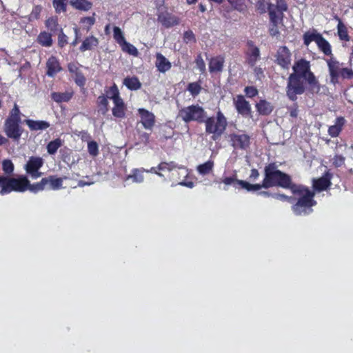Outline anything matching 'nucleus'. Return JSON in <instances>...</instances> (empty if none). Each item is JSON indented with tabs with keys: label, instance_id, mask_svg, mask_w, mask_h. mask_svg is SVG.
<instances>
[{
	"label": "nucleus",
	"instance_id": "1",
	"mask_svg": "<svg viewBox=\"0 0 353 353\" xmlns=\"http://www.w3.org/2000/svg\"><path fill=\"white\" fill-rule=\"evenodd\" d=\"M264 178L261 183L252 184L246 181H240V187L248 192H254L272 187H281L289 190L294 196H297V201L292 206L293 213L296 216H305L312 212V208L315 206V192L302 184L294 183L290 175L281 172L278 165L268 163L264 167Z\"/></svg>",
	"mask_w": 353,
	"mask_h": 353
},
{
	"label": "nucleus",
	"instance_id": "2",
	"mask_svg": "<svg viewBox=\"0 0 353 353\" xmlns=\"http://www.w3.org/2000/svg\"><path fill=\"white\" fill-rule=\"evenodd\" d=\"M293 73L288 77L286 85V96L289 100L296 101L297 95L303 94L305 85L303 80L308 85V91L312 94H318L320 91V84L314 72L311 71L310 61L304 58L294 63L292 67Z\"/></svg>",
	"mask_w": 353,
	"mask_h": 353
},
{
	"label": "nucleus",
	"instance_id": "3",
	"mask_svg": "<svg viewBox=\"0 0 353 353\" xmlns=\"http://www.w3.org/2000/svg\"><path fill=\"white\" fill-rule=\"evenodd\" d=\"M175 169H178L177 173L179 176H181L183 179H188L189 172L188 169L184 166H179L174 161L165 162L163 161L159 163V165L152 167L151 169L145 170L146 172L155 174L157 176L163 177L162 172L168 171L171 172ZM185 179L181 180V177L178 178L177 184L182 187H188L192 188L195 184L192 181H186Z\"/></svg>",
	"mask_w": 353,
	"mask_h": 353
},
{
	"label": "nucleus",
	"instance_id": "4",
	"mask_svg": "<svg viewBox=\"0 0 353 353\" xmlns=\"http://www.w3.org/2000/svg\"><path fill=\"white\" fill-rule=\"evenodd\" d=\"M205 125L206 134H211V140L216 141L220 140L228 127V119L220 110H217L216 115L206 117L203 123Z\"/></svg>",
	"mask_w": 353,
	"mask_h": 353
},
{
	"label": "nucleus",
	"instance_id": "5",
	"mask_svg": "<svg viewBox=\"0 0 353 353\" xmlns=\"http://www.w3.org/2000/svg\"><path fill=\"white\" fill-rule=\"evenodd\" d=\"M29 179L26 175L17 178L0 175V194L4 196L12 192L22 193L27 190Z\"/></svg>",
	"mask_w": 353,
	"mask_h": 353
},
{
	"label": "nucleus",
	"instance_id": "6",
	"mask_svg": "<svg viewBox=\"0 0 353 353\" xmlns=\"http://www.w3.org/2000/svg\"><path fill=\"white\" fill-rule=\"evenodd\" d=\"M327 65L330 79L333 85L339 82V79H353V70L347 67L341 68L343 63H341L336 57H332L325 59Z\"/></svg>",
	"mask_w": 353,
	"mask_h": 353
},
{
	"label": "nucleus",
	"instance_id": "7",
	"mask_svg": "<svg viewBox=\"0 0 353 353\" xmlns=\"http://www.w3.org/2000/svg\"><path fill=\"white\" fill-rule=\"evenodd\" d=\"M178 117L181 118L185 123L195 121L203 123L204 119L207 117L206 111L199 104L190 105L179 110Z\"/></svg>",
	"mask_w": 353,
	"mask_h": 353
},
{
	"label": "nucleus",
	"instance_id": "8",
	"mask_svg": "<svg viewBox=\"0 0 353 353\" xmlns=\"http://www.w3.org/2000/svg\"><path fill=\"white\" fill-rule=\"evenodd\" d=\"M22 123V120L5 119L3 129L6 137L18 143L24 132Z\"/></svg>",
	"mask_w": 353,
	"mask_h": 353
},
{
	"label": "nucleus",
	"instance_id": "9",
	"mask_svg": "<svg viewBox=\"0 0 353 353\" xmlns=\"http://www.w3.org/2000/svg\"><path fill=\"white\" fill-rule=\"evenodd\" d=\"M44 160L39 157H30L27 161L25 167L26 172L30 176L32 179H36L40 178L43 172H40V169L43 166Z\"/></svg>",
	"mask_w": 353,
	"mask_h": 353
},
{
	"label": "nucleus",
	"instance_id": "10",
	"mask_svg": "<svg viewBox=\"0 0 353 353\" xmlns=\"http://www.w3.org/2000/svg\"><path fill=\"white\" fill-rule=\"evenodd\" d=\"M229 143L235 150H247L250 145V137L244 132L230 133L228 135Z\"/></svg>",
	"mask_w": 353,
	"mask_h": 353
},
{
	"label": "nucleus",
	"instance_id": "11",
	"mask_svg": "<svg viewBox=\"0 0 353 353\" xmlns=\"http://www.w3.org/2000/svg\"><path fill=\"white\" fill-rule=\"evenodd\" d=\"M236 111L243 117H252V110L250 102L242 94H238L232 99Z\"/></svg>",
	"mask_w": 353,
	"mask_h": 353
},
{
	"label": "nucleus",
	"instance_id": "12",
	"mask_svg": "<svg viewBox=\"0 0 353 353\" xmlns=\"http://www.w3.org/2000/svg\"><path fill=\"white\" fill-rule=\"evenodd\" d=\"M274 62L283 70H289L291 64V52L287 46L279 47L274 55Z\"/></svg>",
	"mask_w": 353,
	"mask_h": 353
},
{
	"label": "nucleus",
	"instance_id": "13",
	"mask_svg": "<svg viewBox=\"0 0 353 353\" xmlns=\"http://www.w3.org/2000/svg\"><path fill=\"white\" fill-rule=\"evenodd\" d=\"M272 8L273 6L272 3H269L268 6V10L269 21H270V26H269L268 32L272 37H275L279 34V23L283 21V15H278Z\"/></svg>",
	"mask_w": 353,
	"mask_h": 353
},
{
	"label": "nucleus",
	"instance_id": "14",
	"mask_svg": "<svg viewBox=\"0 0 353 353\" xmlns=\"http://www.w3.org/2000/svg\"><path fill=\"white\" fill-rule=\"evenodd\" d=\"M246 46L248 50L245 52V61L247 65L253 68L256 64L258 60L260 59V50L256 46L254 41L251 40L247 41Z\"/></svg>",
	"mask_w": 353,
	"mask_h": 353
},
{
	"label": "nucleus",
	"instance_id": "15",
	"mask_svg": "<svg viewBox=\"0 0 353 353\" xmlns=\"http://www.w3.org/2000/svg\"><path fill=\"white\" fill-rule=\"evenodd\" d=\"M67 68H68L69 72L72 74L76 85L81 89H84L87 79L85 78L83 73L80 70L79 64L75 62H70L67 64Z\"/></svg>",
	"mask_w": 353,
	"mask_h": 353
},
{
	"label": "nucleus",
	"instance_id": "16",
	"mask_svg": "<svg viewBox=\"0 0 353 353\" xmlns=\"http://www.w3.org/2000/svg\"><path fill=\"white\" fill-rule=\"evenodd\" d=\"M157 21L161 23L164 28H170L179 23V19L176 15L163 11L157 14Z\"/></svg>",
	"mask_w": 353,
	"mask_h": 353
},
{
	"label": "nucleus",
	"instance_id": "17",
	"mask_svg": "<svg viewBox=\"0 0 353 353\" xmlns=\"http://www.w3.org/2000/svg\"><path fill=\"white\" fill-rule=\"evenodd\" d=\"M138 114L141 117V123L142 126L146 130H152L155 125V115L143 108L138 109Z\"/></svg>",
	"mask_w": 353,
	"mask_h": 353
},
{
	"label": "nucleus",
	"instance_id": "18",
	"mask_svg": "<svg viewBox=\"0 0 353 353\" xmlns=\"http://www.w3.org/2000/svg\"><path fill=\"white\" fill-rule=\"evenodd\" d=\"M46 68H47L46 74L50 77H55L57 73L62 70V67L59 63L58 58L54 55H52L48 59L47 62H46Z\"/></svg>",
	"mask_w": 353,
	"mask_h": 353
},
{
	"label": "nucleus",
	"instance_id": "19",
	"mask_svg": "<svg viewBox=\"0 0 353 353\" xmlns=\"http://www.w3.org/2000/svg\"><path fill=\"white\" fill-rule=\"evenodd\" d=\"M332 174L329 172H326L325 176L314 179L313 187L314 190L317 192H322L326 190L331 185L332 182Z\"/></svg>",
	"mask_w": 353,
	"mask_h": 353
},
{
	"label": "nucleus",
	"instance_id": "20",
	"mask_svg": "<svg viewBox=\"0 0 353 353\" xmlns=\"http://www.w3.org/2000/svg\"><path fill=\"white\" fill-rule=\"evenodd\" d=\"M225 58L222 55H217L210 59L209 61V71L210 74L221 72L224 68Z\"/></svg>",
	"mask_w": 353,
	"mask_h": 353
},
{
	"label": "nucleus",
	"instance_id": "21",
	"mask_svg": "<svg viewBox=\"0 0 353 353\" xmlns=\"http://www.w3.org/2000/svg\"><path fill=\"white\" fill-rule=\"evenodd\" d=\"M23 123L28 126L30 131L45 130L50 127V123L43 120L25 119Z\"/></svg>",
	"mask_w": 353,
	"mask_h": 353
},
{
	"label": "nucleus",
	"instance_id": "22",
	"mask_svg": "<svg viewBox=\"0 0 353 353\" xmlns=\"http://www.w3.org/2000/svg\"><path fill=\"white\" fill-rule=\"evenodd\" d=\"M66 179V177L58 178L56 175H50L48 177L41 178V181H46L45 185L47 189L50 190H59L62 188L63 180Z\"/></svg>",
	"mask_w": 353,
	"mask_h": 353
},
{
	"label": "nucleus",
	"instance_id": "23",
	"mask_svg": "<svg viewBox=\"0 0 353 353\" xmlns=\"http://www.w3.org/2000/svg\"><path fill=\"white\" fill-rule=\"evenodd\" d=\"M345 124V119L343 117H337L333 125H330L328 128V134L331 137H337L341 132L343 131Z\"/></svg>",
	"mask_w": 353,
	"mask_h": 353
},
{
	"label": "nucleus",
	"instance_id": "24",
	"mask_svg": "<svg viewBox=\"0 0 353 353\" xmlns=\"http://www.w3.org/2000/svg\"><path fill=\"white\" fill-rule=\"evenodd\" d=\"M155 65L157 71L165 73L170 70L171 63L160 52L156 54Z\"/></svg>",
	"mask_w": 353,
	"mask_h": 353
},
{
	"label": "nucleus",
	"instance_id": "25",
	"mask_svg": "<svg viewBox=\"0 0 353 353\" xmlns=\"http://www.w3.org/2000/svg\"><path fill=\"white\" fill-rule=\"evenodd\" d=\"M273 105L265 99H261L256 103L257 113L261 116H268L273 111Z\"/></svg>",
	"mask_w": 353,
	"mask_h": 353
},
{
	"label": "nucleus",
	"instance_id": "26",
	"mask_svg": "<svg viewBox=\"0 0 353 353\" xmlns=\"http://www.w3.org/2000/svg\"><path fill=\"white\" fill-rule=\"evenodd\" d=\"M112 102L114 104L112 110L113 117L119 119L124 118L126 114L127 107L123 99Z\"/></svg>",
	"mask_w": 353,
	"mask_h": 353
},
{
	"label": "nucleus",
	"instance_id": "27",
	"mask_svg": "<svg viewBox=\"0 0 353 353\" xmlns=\"http://www.w3.org/2000/svg\"><path fill=\"white\" fill-rule=\"evenodd\" d=\"M334 19L339 22V23H337L336 29L337 35H339V39L343 41H350V34H348L347 26H345L340 17L336 15L334 17Z\"/></svg>",
	"mask_w": 353,
	"mask_h": 353
},
{
	"label": "nucleus",
	"instance_id": "28",
	"mask_svg": "<svg viewBox=\"0 0 353 353\" xmlns=\"http://www.w3.org/2000/svg\"><path fill=\"white\" fill-rule=\"evenodd\" d=\"M74 92L72 90L65 92H54L51 93V99L55 103H67L72 99Z\"/></svg>",
	"mask_w": 353,
	"mask_h": 353
},
{
	"label": "nucleus",
	"instance_id": "29",
	"mask_svg": "<svg viewBox=\"0 0 353 353\" xmlns=\"http://www.w3.org/2000/svg\"><path fill=\"white\" fill-rule=\"evenodd\" d=\"M98 45L99 40L97 37L94 35H91L85 38V39L83 41V43H81V46L79 47V50L81 52L87 50H91L94 48L97 47Z\"/></svg>",
	"mask_w": 353,
	"mask_h": 353
},
{
	"label": "nucleus",
	"instance_id": "30",
	"mask_svg": "<svg viewBox=\"0 0 353 353\" xmlns=\"http://www.w3.org/2000/svg\"><path fill=\"white\" fill-rule=\"evenodd\" d=\"M321 34L317 32L316 30L313 31H307L303 34V44L308 46L312 41H314L315 43L324 39Z\"/></svg>",
	"mask_w": 353,
	"mask_h": 353
},
{
	"label": "nucleus",
	"instance_id": "31",
	"mask_svg": "<svg viewBox=\"0 0 353 353\" xmlns=\"http://www.w3.org/2000/svg\"><path fill=\"white\" fill-rule=\"evenodd\" d=\"M37 42L44 48H50L52 45V34L46 31L40 32L37 35Z\"/></svg>",
	"mask_w": 353,
	"mask_h": 353
},
{
	"label": "nucleus",
	"instance_id": "32",
	"mask_svg": "<svg viewBox=\"0 0 353 353\" xmlns=\"http://www.w3.org/2000/svg\"><path fill=\"white\" fill-rule=\"evenodd\" d=\"M123 85L131 91H137L141 88V83L137 77H127L123 79Z\"/></svg>",
	"mask_w": 353,
	"mask_h": 353
},
{
	"label": "nucleus",
	"instance_id": "33",
	"mask_svg": "<svg viewBox=\"0 0 353 353\" xmlns=\"http://www.w3.org/2000/svg\"><path fill=\"white\" fill-rule=\"evenodd\" d=\"M70 4L75 9L84 12L90 10L92 6L88 0H70Z\"/></svg>",
	"mask_w": 353,
	"mask_h": 353
},
{
	"label": "nucleus",
	"instance_id": "34",
	"mask_svg": "<svg viewBox=\"0 0 353 353\" xmlns=\"http://www.w3.org/2000/svg\"><path fill=\"white\" fill-rule=\"evenodd\" d=\"M214 161L209 160L196 166V172L201 176H206L213 172Z\"/></svg>",
	"mask_w": 353,
	"mask_h": 353
},
{
	"label": "nucleus",
	"instance_id": "35",
	"mask_svg": "<svg viewBox=\"0 0 353 353\" xmlns=\"http://www.w3.org/2000/svg\"><path fill=\"white\" fill-rule=\"evenodd\" d=\"M97 104L98 112L102 115H105V114L109 111V102L108 99L104 94L98 97Z\"/></svg>",
	"mask_w": 353,
	"mask_h": 353
},
{
	"label": "nucleus",
	"instance_id": "36",
	"mask_svg": "<svg viewBox=\"0 0 353 353\" xmlns=\"http://www.w3.org/2000/svg\"><path fill=\"white\" fill-rule=\"evenodd\" d=\"M106 98L111 99L112 101L123 100L120 97L119 90L117 84L113 83L112 85L105 89Z\"/></svg>",
	"mask_w": 353,
	"mask_h": 353
},
{
	"label": "nucleus",
	"instance_id": "37",
	"mask_svg": "<svg viewBox=\"0 0 353 353\" xmlns=\"http://www.w3.org/2000/svg\"><path fill=\"white\" fill-rule=\"evenodd\" d=\"M317 47L320 51L322 52L325 55L328 56L329 58L334 57L332 50V46L329 43L325 38L320 41L316 43Z\"/></svg>",
	"mask_w": 353,
	"mask_h": 353
},
{
	"label": "nucleus",
	"instance_id": "38",
	"mask_svg": "<svg viewBox=\"0 0 353 353\" xmlns=\"http://www.w3.org/2000/svg\"><path fill=\"white\" fill-rule=\"evenodd\" d=\"M61 146L62 140L59 138L55 139L48 143L47 152L50 155H54Z\"/></svg>",
	"mask_w": 353,
	"mask_h": 353
},
{
	"label": "nucleus",
	"instance_id": "39",
	"mask_svg": "<svg viewBox=\"0 0 353 353\" xmlns=\"http://www.w3.org/2000/svg\"><path fill=\"white\" fill-rule=\"evenodd\" d=\"M119 45L123 52H125L133 57H137L139 55L138 50L135 46H134L133 44L126 41L119 43Z\"/></svg>",
	"mask_w": 353,
	"mask_h": 353
},
{
	"label": "nucleus",
	"instance_id": "40",
	"mask_svg": "<svg viewBox=\"0 0 353 353\" xmlns=\"http://www.w3.org/2000/svg\"><path fill=\"white\" fill-rule=\"evenodd\" d=\"M144 170L139 169H134L132 170V174L127 176L125 178V181L128 179H132V181L134 183H141L144 181V176L143 175V172Z\"/></svg>",
	"mask_w": 353,
	"mask_h": 353
},
{
	"label": "nucleus",
	"instance_id": "41",
	"mask_svg": "<svg viewBox=\"0 0 353 353\" xmlns=\"http://www.w3.org/2000/svg\"><path fill=\"white\" fill-rule=\"evenodd\" d=\"M45 183L46 181L42 180L34 183H30L29 181V185L27 186V190H30V192L38 193L46 189Z\"/></svg>",
	"mask_w": 353,
	"mask_h": 353
},
{
	"label": "nucleus",
	"instance_id": "42",
	"mask_svg": "<svg viewBox=\"0 0 353 353\" xmlns=\"http://www.w3.org/2000/svg\"><path fill=\"white\" fill-rule=\"evenodd\" d=\"M188 91L190 92L193 97L199 95L200 92L202 90V86L201 85V81L192 82L188 85Z\"/></svg>",
	"mask_w": 353,
	"mask_h": 353
},
{
	"label": "nucleus",
	"instance_id": "43",
	"mask_svg": "<svg viewBox=\"0 0 353 353\" xmlns=\"http://www.w3.org/2000/svg\"><path fill=\"white\" fill-rule=\"evenodd\" d=\"M21 116L22 113L19 110V105L14 103V107L9 111L8 116L5 120H22L21 119Z\"/></svg>",
	"mask_w": 353,
	"mask_h": 353
},
{
	"label": "nucleus",
	"instance_id": "44",
	"mask_svg": "<svg viewBox=\"0 0 353 353\" xmlns=\"http://www.w3.org/2000/svg\"><path fill=\"white\" fill-rule=\"evenodd\" d=\"M232 9L239 12H245L246 10V0H228Z\"/></svg>",
	"mask_w": 353,
	"mask_h": 353
},
{
	"label": "nucleus",
	"instance_id": "45",
	"mask_svg": "<svg viewBox=\"0 0 353 353\" xmlns=\"http://www.w3.org/2000/svg\"><path fill=\"white\" fill-rule=\"evenodd\" d=\"M45 26L51 32H56L58 30V19L57 17H50L45 21Z\"/></svg>",
	"mask_w": 353,
	"mask_h": 353
},
{
	"label": "nucleus",
	"instance_id": "46",
	"mask_svg": "<svg viewBox=\"0 0 353 353\" xmlns=\"http://www.w3.org/2000/svg\"><path fill=\"white\" fill-rule=\"evenodd\" d=\"M3 171L5 176H11L14 171V165L11 160L5 159L3 161Z\"/></svg>",
	"mask_w": 353,
	"mask_h": 353
},
{
	"label": "nucleus",
	"instance_id": "47",
	"mask_svg": "<svg viewBox=\"0 0 353 353\" xmlns=\"http://www.w3.org/2000/svg\"><path fill=\"white\" fill-rule=\"evenodd\" d=\"M274 6V8H272L273 10H275L276 9L278 10L277 14L278 15H283V12H286L288 10V5L285 1V0H276V4Z\"/></svg>",
	"mask_w": 353,
	"mask_h": 353
},
{
	"label": "nucleus",
	"instance_id": "48",
	"mask_svg": "<svg viewBox=\"0 0 353 353\" xmlns=\"http://www.w3.org/2000/svg\"><path fill=\"white\" fill-rule=\"evenodd\" d=\"M113 38H114L115 41L118 44L127 41L124 37L123 32L118 26L113 27Z\"/></svg>",
	"mask_w": 353,
	"mask_h": 353
},
{
	"label": "nucleus",
	"instance_id": "49",
	"mask_svg": "<svg viewBox=\"0 0 353 353\" xmlns=\"http://www.w3.org/2000/svg\"><path fill=\"white\" fill-rule=\"evenodd\" d=\"M52 6L57 13L66 12V2L65 0H52Z\"/></svg>",
	"mask_w": 353,
	"mask_h": 353
},
{
	"label": "nucleus",
	"instance_id": "50",
	"mask_svg": "<svg viewBox=\"0 0 353 353\" xmlns=\"http://www.w3.org/2000/svg\"><path fill=\"white\" fill-rule=\"evenodd\" d=\"M294 196L298 198L297 196ZM272 198L281 201L282 202H289L290 203H292L295 200L297 201V199L296 198L281 193H274V195H272Z\"/></svg>",
	"mask_w": 353,
	"mask_h": 353
},
{
	"label": "nucleus",
	"instance_id": "51",
	"mask_svg": "<svg viewBox=\"0 0 353 353\" xmlns=\"http://www.w3.org/2000/svg\"><path fill=\"white\" fill-rule=\"evenodd\" d=\"M88 152L94 157L99 155V145L96 141L92 140L88 143Z\"/></svg>",
	"mask_w": 353,
	"mask_h": 353
},
{
	"label": "nucleus",
	"instance_id": "52",
	"mask_svg": "<svg viewBox=\"0 0 353 353\" xmlns=\"http://www.w3.org/2000/svg\"><path fill=\"white\" fill-rule=\"evenodd\" d=\"M243 92H245L246 97L250 99L258 95V90L256 87L253 85H248L245 87V89H243Z\"/></svg>",
	"mask_w": 353,
	"mask_h": 353
},
{
	"label": "nucleus",
	"instance_id": "53",
	"mask_svg": "<svg viewBox=\"0 0 353 353\" xmlns=\"http://www.w3.org/2000/svg\"><path fill=\"white\" fill-rule=\"evenodd\" d=\"M195 63L196 68H199V71L201 72V73H203L206 70V65H205L204 61L201 54L196 55L195 59Z\"/></svg>",
	"mask_w": 353,
	"mask_h": 353
},
{
	"label": "nucleus",
	"instance_id": "54",
	"mask_svg": "<svg viewBox=\"0 0 353 353\" xmlns=\"http://www.w3.org/2000/svg\"><path fill=\"white\" fill-rule=\"evenodd\" d=\"M345 163V157L341 154H336L332 159V165L336 168H339L343 165Z\"/></svg>",
	"mask_w": 353,
	"mask_h": 353
},
{
	"label": "nucleus",
	"instance_id": "55",
	"mask_svg": "<svg viewBox=\"0 0 353 353\" xmlns=\"http://www.w3.org/2000/svg\"><path fill=\"white\" fill-rule=\"evenodd\" d=\"M41 10V6H34L32 11L30 14V19L37 20L39 18H40Z\"/></svg>",
	"mask_w": 353,
	"mask_h": 353
},
{
	"label": "nucleus",
	"instance_id": "56",
	"mask_svg": "<svg viewBox=\"0 0 353 353\" xmlns=\"http://www.w3.org/2000/svg\"><path fill=\"white\" fill-rule=\"evenodd\" d=\"M240 181H243V180H239L236 179V175H234L232 176L225 177L222 179V182H223L224 184L228 185L232 184H236L240 186Z\"/></svg>",
	"mask_w": 353,
	"mask_h": 353
},
{
	"label": "nucleus",
	"instance_id": "57",
	"mask_svg": "<svg viewBox=\"0 0 353 353\" xmlns=\"http://www.w3.org/2000/svg\"><path fill=\"white\" fill-rule=\"evenodd\" d=\"M94 14L92 17H87L81 19V23L88 25V30L92 27L95 23Z\"/></svg>",
	"mask_w": 353,
	"mask_h": 353
},
{
	"label": "nucleus",
	"instance_id": "58",
	"mask_svg": "<svg viewBox=\"0 0 353 353\" xmlns=\"http://www.w3.org/2000/svg\"><path fill=\"white\" fill-rule=\"evenodd\" d=\"M68 43V38L65 34L62 31L58 36V45L60 48H63Z\"/></svg>",
	"mask_w": 353,
	"mask_h": 353
},
{
	"label": "nucleus",
	"instance_id": "59",
	"mask_svg": "<svg viewBox=\"0 0 353 353\" xmlns=\"http://www.w3.org/2000/svg\"><path fill=\"white\" fill-rule=\"evenodd\" d=\"M290 117L296 118L298 116V105L296 103L288 108Z\"/></svg>",
	"mask_w": 353,
	"mask_h": 353
},
{
	"label": "nucleus",
	"instance_id": "60",
	"mask_svg": "<svg viewBox=\"0 0 353 353\" xmlns=\"http://www.w3.org/2000/svg\"><path fill=\"white\" fill-rule=\"evenodd\" d=\"M256 8L260 11L261 13H264L267 9L265 0H258L256 3Z\"/></svg>",
	"mask_w": 353,
	"mask_h": 353
},
{
	"label": "nucleus",
	"instance_id": "61",
	"mask_svg": "<svg viewBox=\"0 0 353 353\" xmlns=\"http://www.w3.org/2000/svg\"><path fill=\"white\" fill-rule=\"evenodd\" d=\"M259 176L260 173L258 172L257 169L253 168L250 170L249 179L251 181H254L259 178Z\"/></svg>",
	"mask_w": 353,
	"mask_h": 353
},
{
	"label": "nucleus",
	"instance_id": "62",
	"mask_svg": "<svg viewBox=\"0 0 353 353\" xmlns=\"http://www.w3.org/2000/svg\"><path fill=\"white\" fill-rule=\"evenodd\" d=\"M9 140L10 139H8V137H4L0 134V146L8 144Z\"/></svg>",
	"mask_w": 353,
	"mask_h": 353
},
{
	"label": "nucleus",
	"instance_id": "63",
	"mask_svg": "<svg viewBox=\"0 0 353 353\" xmlns=\"http://www.w3.org/2000/svg\"><path fill=\"white\" fill-rule=\"evenodd\" d=\"M184 36L185 38L188 39V40L194 39V34L192 31L185 32Z\"/></svg>",
	"mask_w": 353,
	"mask_h": 353
},
{
	"label": "nucleus",
	"instance_id": "64",
	"mask_svg": "<svg viewBox=\"0 0 353 353\" xmlns=\"http://www.w3.org/2000/svg\"><path fill=\"white\" fill-rule=\"evenodd\" d=\"M259 194L261 196H265V197H272V195L273 194L270 192H267V191H261L259 192Z\"/></svg>",
	"mask_w": 353,
	"mask_h": 353
}]
</instances>
